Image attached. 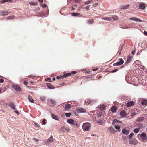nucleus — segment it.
<instances>
[{
    "label": "nucleus",
    "instance_id": "33",
    "mask_svg": "<svg viewBox=\"0 0 147 147\" xmlns=\"http://www.w3.org/2000/svg\"><path fill=\"white\" fill-rule=\"evenodd\" d=\"M94 20L92 19H88V22L89 24H91L94 22Z\"/></svg>",
    "mask_w": 147,
    "mask_h": 147
},
{
    "label": "nucleus",
    "instance_id": "30",
    "mask_svg": "<svg viewBox=\"0 0 147 147\" xmlns=\"http://www.w3.org/2000/svg\"><path fill=\"white\" fill-rule=\"evenodd\" d=\"M80 13H71V15L74 16L78 17Z\"/></svg>",
    "mask_w": 147,
    "mask_h": 147
},
{
    "label": "nucleus",
    "instance_id": "10",
    "mask_svg": "<svg viewBox=\"0 0 147 147\" xmlns=\"http://www.w3.org/2000/svg\"><path fill=\"white\" fill-rule=\"evenodd\" d=\"M130 131L129 130H127L125 128L123 129L122 130V132L124 134L127 135L129 133Z\"/></svg>",
    "mask_w": 147,
    "mask_h": 147
},
{
    "label": "nucleus",
    "instance_id": "53",
    "mask_svg": "<svg viewBox=\"0 0 147 147\" xmlns=\"http://www.w3.org/2000/svg\"><path fill=\"white\" fill-rule=\"evenodd\" d=\"M38 1L40 3H43V0H38Z\"/></svg>",
    "mask_w": 147,
    "mask_h": 147
},
{
    "label": "nucleus",
    "instance_id": "39",
    "mask_svg": "<svg viewBox=\"0 0 147 147\" xmlns=\"http://www.w3.org/2000/svg\"><path fill=\"white\" fill-rule=\"evenodd\" d=\"M40 99L42 101H44L45 100L46 97L45 96H42L40 97Z\"/></svg>",
    "mask_w": 147,
    "mask_h": 147
},
{
    "label": "nucleus",
    "instance_id": "23",
    "mask_svg": "<svg viewBox=\"0 0 147 147\" xmlns=\"http://www.w3.org/2000/svg\"><path fill=\"white\" fill-rule=\"evenodd\" d=\"M117 108L115 106H113L111 108V111L112 112L115 113L116 111Z\"/></svg>",
    "mask_w": 147,
    "mask_h": 147
},
{
    "label": "nucleus",
    "instance_id": "63",
    "mask_svg": "<svg viewBox=\"0 0 147 147\" xmlns=\"http://www.w3.org/2000/svg\"><path fill=\"white\" fill-rule=\"evenodd\" d=\"M122 28L123 29H124V28L127 29V28H128V27H126L125 28Z\"/></svg>",
    "mask_w": 147,
    "mask_h": 147
},
{
    "label": "nucleus",
    "instance_id": "25",
    "mask_svg": "<svg viewBox=\"0 0 147 147\" xmlns=\"http://www.w3.org/2000/svg\"><path fill=\"white\" fill-rule=\"evenodd\" d=\"M141 103L143 105H145L147 104V100L144 99L142 100V101Z\"/></svg>",
    "mask_w": 147,
    "mask_h": 147
},
{
    "label": "nucleus",
    "instance_id": "44",
    "mask_svg": "<svg viewBox=\"0 0 147 147\" xmlns=\"http://www.w3.org/2000/svg\"><path fill=\"white\" fill-rule=\"evenodd\" d=\"M65 115L67 117H69L71 115V113H65Z\"/></svg>",
    "mask_w": 147,
    "mask_h": 147
},
{
    "label": "nucleus",
    "instance_id": "22",
    "mask_svg": "<svg viewBox=\"0 0 147 147\" xmlns=\"http://www.w3.org/2000/svg\"><path fill=\"white\" fill-rule=\"evenodd\" d=\"M9 106L12 109H15V106L14 103L12 102H10L9 104Z\"/></svg>",
    "mask_w": 147,
    "mask_h": 147
},
{
    "label": "nucleus",
    "instance_id": "50",
    "mask_svg": "<svg viewBox=\"0 0 147 147\" xmlns=\"http://www.w3.org/2000/svg\"><path fill=\"white\" fill-rule=\"evenodd\" d=\"M76 73H77V72L76 71H71V74H76Z\"/></svg>",
    "mask_w": 147,
    "mask_h": 147
},
{
    "label": "nucleus",
    "instance_id": "5",
    "mask_svg": "<svg viewBox=\"0 0 147 147\" xmlns=\"http://www.w3.org/2000/svg\"><path fill=\"white\" fill-rule=\"evenodd\" d=\"M13 88L17 91L20 92L21 91V88L18 85L14 84L12 85Z\"/></svg>",
    "mask_w": 147,
    "mask_h": 147
},
{
    "label": "nucleus",
    "instance_id": "64",
    "mask_svg": "<svg viewBox=\"0 0 147 147\" xmlns=\"http://www.w3.org/2000/svg\"><path fill=\"white\" fill-rule=\"evenodd\" d=\"M67 129L68 130H69V129L68 128H65V129L66 130H67Z\"/></svg>",
    "mask_w": 147,
    "mask_h": 147
},
{
    "label": "nucleus",
    "instance_id": "45",
    "mask_svg": "<svg viewBox=\"0 0 147 147\" xmlns=\"http://www.w3.org/2000/svg\"><path fill=\"white\" fill-rule=\"evenodd\" d=\"M46 121V120L45 119H44L42 121V123L43 125H45L46 124V123L45 122Z\"/></svg>",
    "mask_w": 147,
    "mask_h": 147
},
{
    "label": "nucleus",
    "instance_id": "29",
    "mask_svg": "<svg viewBox=\"0 0 147 147\" xmlns=\"http://www.w3.org/2000/svg\"><path fill=\"white\" fill-rule=\"evenodd\" d=\"M71 75V73H68L65 74H64L63 75V78H66L67 77L69 76L70 75Z\"/></svg>",
    "mask_w": 147,
    "mask_h": 147
},
{
    "label": "nucleus",
    "instance_id": "6",
    "mask_svg": "<svg viewBox=\"0 0 147 147\" xmlns=\"http://www.w3.org/2000/svg\"><path fill=\"white\" fill-rule=\"evenodd\" d=\"M11 13L10 11H8L6 10H4L1 11L0 12V15H7Z\"/></svg>",
    "mask_w": 147,
    "mask_h": 147
},
{
    "label": "nucleus",
    "instance_id": "16",
    "mask_svg": "<svg viewBox=\"0 0 147 147\" xmlns=\"http://www.w3.org/2000/svg\"><path fill=\"white\" fill-rule=\"evenodd\" d=\"M46 84L47 87L50 89H53L55 88L50 83H47Z\"/></svg>",
    "mask_w": 147,
    "mask_h": 147
},
{
    "label": "nucleus",
    "instance_id": "11",
    "mask_svg": "<svg viewBox=\"0 0 147 147\" xmlns=\"http://www.w3.org/2000/svg\"><path fill=\"white\" fill-rule=\"evenodd\" d=\"M141 64V62L139 60H137L135 61L134 63V66L135 67H137V66L139 65H140Z\"/></svg>",
    "mask_w": 147,
    "mask_h": 147
},
{
    "label": "nucleus",
    "instance_id": "8",
    "mask_svg": "<svg viewBox=\"0 0 147 147\" xmlns=\"http://www.w3.org/2000/svg\"><path fill=\"white\" fill-rule=\"evenodd\" d=\"M76 111L79 113H84L86 111V110L83 108H79L76 109Z\"/></svg>",
    "mask_w": 147,
    "mask_h": 147
},
{
    "label": "nucleus",
    "instance_id": "26",
    "mask_svg": "<svg viewBox=\"0 0 147 147\" xmlns=\"http://www.w3.org/2000/svg\"><path fill=\"white\" fill-rule=\"evenodd\" d=\"M102 19L107 21H110L111 20V17H104L102 18Z\"/></svg>",
    "mask_w": 147,
    "mask_h": 147
},
{
    "label": "nucleus",
    "instance_id": "13",
    "mask_svg": "<svg viewBox=\"0 0 147 147\" xmlns=\"http://www.w3.org/2000/svg\"><path fill=\"white\" fill-rule=\"evenodd\" d=\"M54 141V139L52 136L50 137L47 140V143H50L53 142Z\"/></svg>",
    "mask_w": 147,
    "mask_h": 147
},
{
    "label": "nucleus",
    "instance_id": "61",
    "mask_svg": "<svg viewBox=\"0 0 147 147\" xmlns=\"http://www.w3.org/2000/svg\"><path fill=\"white\" fill-rule=\"evenodd\" d=\"M135 53V51H133L132 52V53L133 54H134Z\"/></svg>",
    "mask_w": 147,
    "mask_h": 147
},
{
    "label": "nucleus",
    "instance_id": "41",
    "mask_svg": "<svg viewBox=\"0 0 147 147\" xmlns=\"http://www.w3.org/2000/svg\"><path fill=\"white\" fill-rule=\"evenodd\" d=\"M134 135V133H131L129 136V138L131 139L133 137V136Z\"/></svg>",
    "mask_w": 147,
    "mask_h": 147
},
{
    "label": "nucleus",
    "instance_id": "7",
    "mask_svg": "<svg viewBox=\"0 0 147 147\" xmlns=\"http://www.w3.org/2000/svg\"><path fill=\"white\" fill-rule=\"evenodd\" d=\"M97 110H103L106 109L105 106L104 105L100 104L96 108Z\"/></svg>",
    "mask_w": 147,
    "mask_h": 147
},
{
    "label": "nucleus",
    "instance_id": "43",
    "mask_svg": "<svg viewBox=\"0 0 147 147\" xmlns=\"http://www.w3.org/2000/svg\"><path fill=\"white\" fill-rule=\"evenodd\" d=\"M63 76H58L56 77V78L58 79H63Z\"/></svg>",
    "mask_w": 147,
    "mask_h": 147
},
{
    "label": "nucleus",
    "instance_id": "9",
    "mask_svg": "<svg viewBox=\"0 0 147 147\" xmlns=\"http://www.w3.org/2000/svg\"><path fill=\"white\" fill-rule=\"evenodd\" d=\"M129 19L131 20L134 21L136 22H142V20H141L136 17L130 18H129Z\"/></svg>",
    "mask_w": 147,
    "mask_h": 147
},
{
    "label": "nucleus",
    "instance_id": "18",
    "mask_svg": "<svg viewBox=\"0 0 147 147\" xmlns=\"http://www.w3.org/2000/svg\"><path fill=\"white\" fill-rule=\"evenodd\" d=\"M71 107V105L70 104H67L65 105V109L66 110L70 109Z\"/></svg>",
    "mask_w": 147,
    "mask_h": 147
},
{
    "label": "nucleus",
    "instance_id": "40",
    "mask_svg": "<svg viewBox=\"0 0 147 147\" xmlns=\"http://www.w3.org/2000/svg\"><path fill=\"white\" fill-rule=\"evenodd\" d=\"M10 0H4L1 1V3L2 4L4 3L5 2H9Z\"/></svg>",
    "mask_w": 147,
    "mask_h": 147
},
{
    "label": "nucleus",
    "instance_id": "15",
    "mask_svg": "<svg viewBox=\"0 0 147 147\" xmlns=\"http://www.w3.org/2000/svg\"><path fill=\"white\" fill-rule=\"evenodd\" d=\"M139 6L140 9H143L145 8V5L143 3H141L139 5Z\"/></svg>",
    "mask_w": 147,
    "mask_h": 147
},
{
    "label": "nucleus",
    "instance_id": "59",
    "mask_svg": "<svg viewBox=\"0 0 147 147\" xmlns=\"http://www.w3.org/2000/svg\"><path fill=\"white\" fill-rule=\"evenodd\" d=\"M97 69H98L97 68H96V69L93 68L92 69V70L93 71H96Z\"/></svg>",
    "mask_w": 147,
    "mask_h": 147
},
{
    "label": "nucleus",
    "instance_id": "38",
    "mask_svg": "<svg viewBox=\"0 0 147 147\" xmlns=\"http://www.w3.org/2000/svg\"><path fill=\"white\" fill-rule=\"evenodd\" d=\"M109 130L111 132H114V131L113 128L111 127H109Z\"/></svg>",
    "mask_w": 147,
    "mask_h": 147
},
{
    "label": "nucleus",
    "instance_id": "2",
    "mask_svg": "<svg viewBox=\"0 0 147 147\" xmlns=\"http://www.w3.org/2000/svg\"><path fill=\"white\" fill-rule=\"evenodd\" d=\"M140 140L143 142H145L147 141V136L145 133L143 132L141 134Z\"/></svg>",
    "mask_w": 147,
    "mask_h": 147
},
{
    "label": "nucleus",
    "instance_id": "19",
    "mask_svg": "<svg viewBox=\"0 0 147 147\" xmlns=\"http://www.w3.org/2000/svg\"><path fill=\"white\" fill-rule=\"evenodd\" d=\"M132 57L130 56H129L127 58V59L126 61L127 63H128L130 62L131 60Z\"/></svg>",
    "mask_w": 147,
    "mask_h": 147
},
{
    "label": "nucleus",
    "instance_id": "56",
    "mask_svg": "<svg viewBox=\"0 0 147 147\" xmlns=\"http://www.w3.org/2000/svg\"><path fill=\"white\" fill-rule=\"evenodd\" d=\"M12 17H11V16L7 18V19L9 20V19H12Z\"/></svg>",
    "mask_w": 147,
    "mask_h": 147
},
{
    "label": "nucleus",
    "instance_id": "36",
    "mask_svg": "<svg viewBox=\"0 0 147 147\" xmlns=\"http://www.w3.org/2000/svg\"><path fill=\"white\" fill-rule=\"evenodd\" d=\"M140 131V129L138 128H137L134 129L133 131L135 133H138Z\"/></svg>",
    "mask_w": 147,
    "mask_h": 147
},
{
    "label": "nucleus",
    "instance_id": "58",
    "mask_svg": "<svg viewBox=\"0 0 147 147\" xmlns=\"http://www.w3.org/2000/svg\"><path fill=\"white\" fill-rule=\"evenodd\" d=\"M14 112L17 114L18 115L19 114V112L18 111H14Z\"/></svg>",
    "mask_w": 147,
    "mask_h": 147
},
{
    "label": "nucleus",
    "instance_id": "3",
    "mask_svg": "<svg viewBox=\"0 0 147 147\" xmlns=\"http://www.w3.org/2000/svg\"><path fill=\"white\" fill-rule=\"evenodd\" d=\"M118 61H119L117 63H114L113 65L114 66H119L122 65L124 63V61L122 59V58L119 59Z\"/></svg>",
    "mask_w": 147,
    "mask_h": 147
},
{
    "label": "nucleus",
    "instance_id": "52",
    "mask_svg": "<svg viewBox=\"0 0 147 147\" xmlns=\"http://www.w3.org/2000/svg\"><path fill=\"white\" fill-rule=\"evenodd\" d=\"M90 2H91L90 1H87L85 3V4H89V3H90Z\"/></svg>",
    "mask_w": 147,
    "mask_h": 147
},
{
    "label": "nucleus",
    "instance_id": "27",
    "mask_svg": "<svg viewBox=\"0 0 147 147\" xmlns=\"http://www.w3.org/2000/svg\"><path fill=\"white\" fill-rule=\"evenodd\" d=\"M28 99L29 100V101L32 103H34V100L32 98V97L30 96H29L28 97Z\"/></svg>",
    "mask_w": 147,
    "mask_h": 147
},
{
    "label": "nucleus",
    "instance_id": "4",
    "mask_svg": "<svg viewBox=\"0 0 147 147\" xmlns=\"http://www.w3.org/2000/svg\"><path fill=\"white\" fill-rule=\"evenodd\" d=\"M138 143V141L135 138H133L131 139L129 142V143L130 144L134 145H137Z\"/></svg>",
    "mask_w": 147,
    "mask_h": 147
},
{
    "label": "nucleus",
    "instance_id": "17",
    "mask_svg": "<svg viewBox=\"0 0 147 147\" xmlns=\"http://www.w3.org/2000/svg\"><path fill=\"white\" fill-rule=\"evenodd\" d=\"M144 118L143 117H138L136 120V121L138 122H142L143 121Z\"/></svg>",
    "mask_w": 147,
    "mask_h": 147
},
{
    "label": "nucleus",
    "instance_id": "12",
    "mask_svg": "<svg viewBox=\"0 0 147 147\" xmlns=\"http://www.w3.org/2000/svg\"><path fill=\"white\" fill-rule=\"evenodd\" d=\"M120 114L123 117H125L126 115V113L125 111L123 110L120 112Z\"/></svg>",
    "mask_w": 147,
    "mask_h": 147
},
{
    "label": "nucleus",
    "instance_id": "46",
    "mask_svg": "<svg viewBox=\"0 0 147 147\" xmlns=\"http://www.w3.org/2000/svg\"><path fill=\"white\" fill-rule=\"evenodd\" d=\"M98 4V3H94L93 4V6L94 7H96L97 6Z\"/></svg>",
    "mask_w": 147,
    "mask_h": 147
},
{
    "label": "nucleus",
    "instance_id": "31",
    "mask_svg": "<svg viewBox=\"0 0 147 147\" xmlns=\"http://www.w3.org/2000/svg\"><path fill=\"white\" fill-rule=\"evenodd\" d=\"M50 101L51 102V103L53 105H55L56 104V101L53 99H51L50 100Z\"/></svg>",
    "mask_w": 147,
    "mask_h": 147
},
{
    "label": "nucleus",
    "instance_id": "49",
    "mask_svg": "<svg viewBox=\"0 0 147 147\" xmlns=\"http://www.w3.org/2000/svg\"><path fill=\"white\" fill-rule=\"evenodd\" d=\"M42 7L43 8H45L47 7V5L45 4H43L42 5Z\"/></svg>",
    "mask_w": 147,
    "mask_h": 147
},
{
    "label": "nucleus",
    "instance_id": "34",
    "mask_svg": "<svg viewBox=\"0 0 147 147\" xmlns=\"http://www.w3.org/2000/svg\"><path fill=\"white\" fill-rule=\"evenodd\" d=\"M111 18V19L112 18L114 21H116L119 19V18L117 16H115L114 17H112Z\"/></svg>",
    "mask_w": 147,
    "mask_h": 147
},
{
    "label": "nucleus",
    "instance_id": "28",
    "mask_svg": "<svg viewBox=\"0 0 147 147\" xmlns=\"http://www.w3.org/2000/svg\"><path fill=\"white\" fill-rule=\"evenodd\" d=\"M84 102L86 103V104L88 105L90 104V105H91V103H92L91 102L90 100H86Z\"/></svg>",
    "mask_w": 147,
    "mask_h": 147
},
{
    "label": "nucleus",
    "instance_id": "37",
    "mask_svg": "<svg viewBox=\"0 0 147 147\" xmlns=\"http://www.w3.org/2000/svg\"><path fill=\"white\" fill-rule=\"evenodd\" d=\"M119 122V121L117 119H115L113 121L112 124L113 125H114L116 123H118Z\"/></svg>",
    "mask_w": 147,
    "mask_h": 147
},
{
    "label": "nucleus",
    "instance_id": "62",
    "mask_svg": "<svg viewBox=\"0 0 147 147\" xmlns=\"http://www.w3.org/2000/svg\"><path fill=\"white\" fill-rule=\"evenodd\" d=\"M75 9L74 7H72L71 8V10H75Z\"/></svg>",
    "mask_w": 147,
    "mask_h": 147
},
{
    "label": "nucleus",
    "instance_id": "47",
    "mask_svg": "<svg viewBox=\"0 0 147 147\" xmlns=\"http://www.w3.org/2000/svg\"><path fill=\"white\" fill-rule=\"evenodd\" d=\"M74 125H76L78 127H79V125L77 122H74Z\"/></svg>",
    "mask_w": 147,
    "mask_h": 147
},
{
    "label": "nucleus",
    "instance_id": "54",
    "mask_svg": "<svg viewBox=\"0 0 147 147\" xmlns=\"http://www.w3.org/2000/svg\"><path fill=\"white\" fill-rule=\"evenodd\" d=\"M23 83H24V84L25 85H26L28 84V82H26V81H24V82Z\"/></svg>",
    "mask_w": 147,
    "mask_h": 147
},
{
    "label": "nucleus",
    "instance_id": "24",
    "mask_svg": "<svg viewBox=\"0 0 147 147\" xmlns=\"http://www.w3.org/2000/svg\"><path fill=\"white\" fill-rule=\"evenodd\" d=\"M67 122L71 124H74V121L72 119H68L67 121Z\"/></svg>",
    "mask_w": 147,
    "mask_h": 147
},
{
    "label": "nucleus",
    "instance_id": "42",
    "mask_svg": "<svg viewBox=\"0 0 147 147\" xmlns=\"http://www.w3.org/2000/svg\"><path fill=\"white\" fill-rule=\"evenodd\" d=\"M114 127L117 129H118L119 130H120V127L119 125H115L114 126Z\"/></svg>",
    "mask_w": 147,
    "mask_h": 147
},
{
    "label": "nucleus",
    "instance_id": "60",
    "mask_svg": "<svg viewBox=\"0 0 147 147\" xmlns=\"http://www.w3.org/2000/svg\"><path fill=\"white\" fill-rule=\"evenodd\" d=\"M34 140L35 141H37V142H38L39 141V140L38 139H36V138H34Z\"/></svg>",
    "mask_w": 147,
    "mask_h": 147
},
{
    "label": "nucleus",
    "instance_id": "1",
    "mask_svg": "<svg viewBox=\"0 0 147 147\" xmlns=\"http://www.w3.org/2000/svg\"><path fill=\"white\" fill-rule=\"evenodd\" d=\"M91 123L88 122L84 123L82 126V128L84 131H89Z\"/></svg>",
    "mask_w": 147,
    "mask_h": 147
},
{
    "label": "nucleus",
    "instance_id": "32",
    "mask_svg": "<svg viewBox=\"0 0 147 147\" xmlns=\"http://www.w3.org/2000/svg\"><path fill=\"white\" fill-rule=\"evenodd\" d=\"M29 4L30 5L33 6H35L37 5V3L36 2H30L29 3Z\"/></svg>",
    "mask_w": 147,
    "mask_h": 147
},
{
    "label": "nucleus",
    "instance_id": "51",
    "mask_svg": "<svg viewBox=\"0 0 147 147\" xmlns=\"http://www.w3.org/2000/svg\"><path fill=\"white\" fill-rule=\"evenodd\" d=\"M4 80L3 79H0V83H3L4 82Z\"/></svg>",
    "mask_w": 147,
    "mask_h": 147
},
{
    "label": "nucleus",
    "instance_id": "57",
    "mask_svg": "<svg viewBox=\"0 0 147 147\" xmlns=\"http://www.w3.org/2000/svg\"><path fill=\"white\" fill-rule=\"evenodd\" d=\"M144 34L145 35L147 36V32L146 31H144Z\"/></svg>",
    "mask_w": 147,
    "mask_h": 147
},
{
    "label": "nucleus",
    "instance_id": "14",
    "mask_svg": "<svg viewBox=\"0 0 147 147\" xmlns=\"http://www.w3.org/2000/svg\"><path fill=\"white\" fill-rule=\"evenodd\" d=\"M129 5H124L121 6V9H127L129 7Z\"/></svg>",
    "mask_w": 147,
    "mask_h": 147
},
{
    "label": "nucleus",
    "instance_id": "20",
    "mask_svg": "<svg viewBox=\"0 0 147 147\" xmlns=\"http://www.w3.org/2000/svg\"><path fill=\"white\" fill-rule=\"evenodd\" d=\"M134 103L133 101H130L128 102L127 104V107H130L133 105Z\"/></svg>",
    "mask_w": 147,
    "mask_h": 147
},
{
    "label": "nucleus",
    "instance_id": "21",
    "mask_svg": "<svg viewBox=\"0 0 147 147\" xmlns=\"http://www.w3.org/2000/svg\"><path fill=\"white\" fill-rule=\"evenodd\" d=\"M51 117L53 119H55V120H59V118L58 117L57 115H55V114H51Z\"/></svg>",
    "mask_w": 147,
    "mask_h": 147
},
{
    "label": "nucleus",
    "instance_id": "55",
    "mask_svg": "<svg viewBox=\"0 0 147 147\" xmlns=\"http://www.w3.org/2000/svg\"><path fill=\"white\" fill-rule=\"evenodd\" d=\"M90 7V6H87L86 7V9L88 10H89V8Z\"/></svg>",
    "mask_w": 147,
    "mask_h": 147
},
{
    "label": "nucleus",
    "instance_id": "35",
    "mask_svg": "<svg viewBox=\"0 0 147 147\" xmlns=\"http://www.w3.org/2000/svg\"><path fill=\"white\" fill-rule=\"evenodd\" d=\"M97 123L100 125H102L103 124V122L100 119H98L97 120Z\"/></svg>",
    "mask_w": 147,
    "mask_h": 147
},
{
    "label": "nucleus",
    "instance_id": "48",
    "mask_svg": "<svg viewBox=\"0 0 147 147\" xmlns=\"http://www.w3.org/2000/svg\"><path fill=\"white\" fill-rule=\"evenodd\" d=\"M118 70V69H116L115 70H113L112 71H111V72L113 73V72H116Z\"/></svg>",
    "mask_w": 147,
    "mask_h": 147
}]
</instances>
